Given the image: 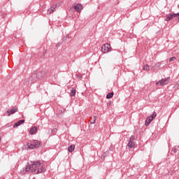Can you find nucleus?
<instances>
[{"mask_svg": "<svg viewBox=\"0 0 179 179\" xmlns=\"http://www.w3.org/2000/svg\"><path fill=\"white\" fill-rule=\"evenodd\" d=\"M25 149H36L41 146V143L37 140H34L31 143H27Z\"/></svg>", "mask_w": 179, "mask_h": 179, "instance_id": "nucleus-2", "label": "nucleus"}, {"mask_svg": "<svg viewBox=\"0 0 179 179\" xmlns=\"http://www.w3.org/2000/svg\"><path fill=\"white\" fill-rule=\"evenodd\" d=\"M127 146L129 148V149H134V148H136L135 136H131Z\"/></svg>", "mask_w": 179, "mask_h": 179, "instance_id": "nucleus-4", "label": "nucleus"}, {"mask_svg": "<svg viewBox=\"0 0 179 179\" xmlns=\"http://www.w3.org/2000/svg\"><path fill=\"white\" fill-rule=\"evenodd\" d=\"M66 37H69V35H66Z\"/></svg>", "mask_w": 179, "mask_h": 179, "instance_id": "nucleus-24", "label": "nucleus"}, {"mask_svg": "<svg viewBox=\"0 0 179 179\" xmlns=\"http://www.w3.org/2000/svg\"><path fill=\"white\" fill-rule=\"evenodd\" d=\"M24 120H21L13 125V128H17V127H20V125H22V124H24Z\"/></svg>", "mask_w": 179, "mask_h": 179, "instance_id": "nucleus-12", "label": "nucleus"}, {"mask_svg": "<svg viewBox=\"0 0 179 179\" xmlns=\"http://www.w3.org/2000/svg\"><path fill=\"white\" fill-rule=\"evenodd\" d=\"M113 96H114V92L108 93L106 95V99H113Z\"/></svg>", "mask_w": 179, "mask_h": 179, "instance_id": "nucleus-16", "label": "nucleus"}, {"mask_svg": "<svg viewBox=\"0 0 179 179\" xmlns=\"http://www.w3.org/2000/svg\"><path fill=\"white\" fill-rule=\"evenodd\" d=\"M161 65H162V62H158L155 66H153L152 68H160Z\"/></svg>", "mask_w": 179, "mask_h": 179, "instance_id": "nucleus-17", "label": "nucleus"}, {"mask_svg": "<svg viewBox=\"0 0 179 179\" xmlns=\"http://www.w3.org/2000/svg\"><path fill=\"white\" fill-rule=\"evenodd\" d=\"M74 9L76 10V12H81L83 9V6L82 4L78 3L74 6Z\"/></svg>", "mask_w": 179, "mask_h": 179, "instance_id": "nucleus-10", "label": "nucleus"}, {"mask_svg": "<svg viewBox=\"0 0 179 179\" xmlns=\"http://www.w3.org/2000/svg\"><path fill=\"white\" fill-rule=\"evenodd\" d=\"M18 111V109H17V107H14L11 110H7V114H8V116L10 117V115H12V114H15V113H17Z\"/></svg>", "mask_w": 179, "mask_h": 179, "instance_id": "nucleus-9", "label": "nucleus"}, {"mask_svg": "<svg viewBox=\"0 0 179 179\" xmlns=\"http://www.w3.org/2000/svg\"><path fill=\"white\" fill-rule=\"evenodd\" d=\"M75 150V145H70L69 148H68V151L70 152V153H72V152Z\"/></svg>", "mask_w": 179, "mask_h": 179, "instance_id": "nucleus-14", "label": "nucleus"}, {"mask_svg": "<svg viewBox=\"0 0 179 179\" xmlns=\"http://www.w3.org/2000/svg\"><path fill=\"white\" fill-rule=\"evenodd\" d=\"M36 132H37V127H31L29 130L30 135H34V134H36Z\"/></svg>", "mask_w": 179, "mask_h": 179, "instance_id": "nucleus-13", "label": "nucleus"}, {"mask_svg": "<svg viewBox=\"0 0 179 179\" xmlns=\"http://www.w3.org/2000/svg\"><path fill=\"white\" fill-rule=\"evenodd\" d=\"M150 69L149 67V65L146 64L145 66H144L143 67V71H150Z\"/></svg>", "mask_w": 179, "mask_h": 179, "instance_id": "nucleus-19", "label": "nucleus"}, {"mask_svg": "<svg viewBox=\"0 0 179 179\" xmlns=\"http://www.w3.org/2000/svg\"><path fill=\"white\" fill-rule=\"evenodd\" d=\"M170 80V78H162L161 80H159L155 83L156 86L160 85V86H166L167 83H169V81Z\"/></svg>", "mask_w": 179, "mask_h": 179, "instance_id": "nucleus-6", "label": "nucleus"}, {"mask_svg": "<svg viewBox=\"0 0 179 179\" xmlns=\"http://www.w3.org/2000/svg\"><path fill=\"white\" fill-rule=\"evenodd\" d=\"M34 78H36V74H34L33 76L30 77L29 78H27L24 80V85H30L31 83H34Z\"/></svg>", "mask_w": 179, "mask_h": 179, "instance_id": "nucleus-8", "label": "nucleus"}, {"mask_svg": "<svg viewBox=\"0 0 179 179\" xmlns=\"http://www.w3.org/2000/svg\"><path fill=\"white\" fill-rule=\"evenodd\" d=\"M173 17H177L179 20V13H169V15H166V22H169V20H171Z\"/></svg>", "mask_w": 179, "mask_h": 179, "instance_id": "nucleus-7", "label": "nucleus"}, {"mask_svg": "<svg viewBox=\"0 0 179 179\" xmlns=\"http://www.w3.org/2000/svg\"><path fill=\"white\" fill-rule=\"evenodd\" d=\"M57 9V5H53L48 10V15H51L52 12H55Z\"/></svg>", "mask_w": 179, "mask_h": 179, "instance_id": "nucleus-11", "label": "nucleus"}, {"mask_svg": "<svg viewBox=\"0 0 179 179\" xmlns=\"http://www.w3.org/2000/svg\"><path fill=\"white\" fill-rule=\"evenodd\" d=\"M45 171V168L43 166V164L40 161L31 162L27 166L22 169V173L26 174V173H32V174H40Z\"/></svg>", "mask_w": 179, "mask_h": 179, "instance_id": "nucleus-1", "label": "nucleus"}, {"mask_svg": "<svg viewBox=\"0 0 179 179\" xmlns=\"http://www.w3.org/2000/svg\"><path fill=\"white\" fill-rule=\"evenodd\" d=\"M176 57H172L169 59V62H173V61H176Z\"/></svg>", "mask_w": 179, "mask_h": 179, "instance_id": "nucleus-20", "label": "nucleus"}, {"mask_svg": "<svg viewBox=\"0 0 179 179\" xmlns=\"http://www.w3.org/2000/svg\"><path fill=\"white\" fill-rule=\"evenodd\" d=\"M106 158V152L103 153L101 157V159H105Z\"/></svg>", "mask_w": 179, "mask_h": 179, "instance_id": "nucleus-21", "label": "nucleus"}, {"mask_svg": "<svg viewBox=\"0 0 179 179\" xmlns=\"http://www.w3.org/2000/svg\"><path fill=\"white\" fill-rule=\"evenodd\" d=\"M173 152L174 153H177V148H173Z\"/></svg>", "mask_w": 179, "mask_h": 179, "instance_id": "nucleus-22", "label": "nucleus"}, {"mask_svg": "<svg viewBox=\"0 0 179 179\" xmlns=\"http://www.w3.org/2000/svg\"><path fill=\"white\" fill-rule=\"evenodd\" d=\"M157 116V114L156 113V112H153L152 115H150L146 118L145 126L149 127L150 122H152V121H153V120H155V118H156Z\"/></svg>", "mask_w": 179, "mask_h": 179, "instance_id": "nucleus-3", "label": "nucleus"}, {"mask_svg": "<svg viewBox=\"0 0 179 179\" xmlns=\"http://www.w3.org/2000/svg\"><path fill=\"white\" fill-rule=\"evenodd\" d=\"M75 94H76V89L72 88L70 93V96H72L74 97Z\"/></svg>", "mask_w": 179, "mask_h": 179, "instance_id": "nucleus-15", "label": "nucleus"}, {"mask_svg": "<svg viewBox=\"0 0 179 179\" xmlns=\"http://www.w3.org/2000/svg\"><path fill=\"white\" fill-rule=\"evenodd\" d=\"M111 51V45L108 43H106L102 45L101 47V52H103V54H107V52H110Z\"/></svg>", "mask_w": 179, "mask_h": 179, "instance_id": "nucleus-5", "label": "nucleus"}, {"mask_svg": "<svg viewBox=\"0 0 179 179\" xmlns=\"http://www.w3.org/2000/svg\"><path fill=\"white\" fill-rule=\"evenodd\" d=\"M90 124H96V116H94L90 120Z\"/></svg>", "mask_w": 179, "mask_h": 179, "instance_id": "nucleus-18", "label": "nucleus"}, {"mask_svg": "<svg viewBox=\"0 0 179 179\" xmlns=\"http://www.w3.org/2000/svg\"><path fill=\"white\" fill-rule=\"evenodd\" d=\"M0 142H1V136H0Z\"/></svg>", "mask_w": 179, "mask_h": 179, "instance_id": "nucleus-25", "label": "nucleus"}, {"mask_svg": "<svg viewBox=\"0 0 179 179\" xmlns=\"http://www.w3.org/2000/svg\"><path fill=\"white\" fill-rule=\"evenodd\" d=\"M59 45H61V44L58 43V44L56 45V47H59Z\"/></svg>", "mask_w": 179, "mask_h": 179, "instance_id": "nucleus-23", "label": "nucleus"}]
</instances>
